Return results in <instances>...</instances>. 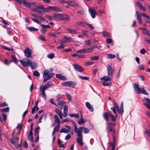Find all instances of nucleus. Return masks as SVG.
Listing matches in <instances>:
<instances>
[{
    "label": "nucleus",
    "mask_w": 150,
    "mask_h": 150,
    "mask_svg": "<svg viewBox=\"0 0 150 150\" xmlns=\"http://www.w3.org/2000/svg\"><path fill=\"white\" fill-rule=\"evenodd\" d=\"M106 67L108 76H103V78H100V80L101 81H111L113 78V73L114 70L112 69L111 66L110 64H107Z\"/></svg>",
    "instance_id": "nucleus-1"
},
{
    "label": "nucleus",
    "mask_w": 150,
    "mask_h": 150,
    "mask_svg": "<svg viewBox=\"0 0 150 150\" xmlns=\"http://www.w3.org/2000/svg\"><path fill=\"white\" fill-rule=\"evenodd\" d=\"M50 72L48 70H45L43 73V77L44 78L43 81H47L48 80L50 79L53 77L54 74V73L49 74Z\"/></svg>",
    "instance_id": "nucleus-2"
},
{
    "label": "nucleus",
    "mask_w": 150,
    "mask_h": 150,
    "mask_svg": "<svg viewBox=\"0 0 150 150\" xmlns=\"http://www.w3.org/2000/svg\"><path fill=\"white\" fill-rule=\"evenodd\" d=\"M77 134L78 137L76 138L77 143L81 146H82L83 145V142L82 140L83 136L82 135V130H80L79 131L75 132Z\"/></svg>",
    "instance_id": "nucleus-3"
},
{
    "label": "nucleus",
    "mask_w": 150,
    "mask_h": 150,
    "mask_svg": "<svg viewBox=\"0 0 150 150\" xmlns=\"http://www.w3.org/2000/svg\"><path fill=\"white\" fill-rule=\"evenodd\" d=\"M104 118L106 120L108 121L109 120L108 117H111V120L114 121L116 120V117L112 115L110 112H105L103 115Z\"/></svg>",
    "instance_id": "nucleus-4"
},
{
    "label": "nucleus",
    "mask_w": 150,
    "mask_h": 150,
    "mask_svg": "<svg viewBox=\"0 0 150 150\" xmlns=\"http://www.w3.org/2000/svg\"><path fill=\"white\" fill-rule=\"evenodd\" d=\"M19 62L23 67H30L31 61L28 58H25L22 60H20Z\"/></svg>",
    "instance_id": "nucleus-5"
},
{
    "label": "nucleus",
    "mask_w": 150,
    "mask_h": 150,
    "mask_svg": "<svg viewBox=\"0 0 150 150\" xmlns=\"http://www.w3.org/2000/svg\"><path fill=\"white\" fill-rule=\"evenodd\" d=\"M53 86L54 84L52 82L49 81L47 82V83L45 84L43 86L40 87V91H41V89L45 91L49 87Z\"/></svg>",
    "instance_id": "nucleus-6"
},
{
    "label": "nucleus",
    "mask_w": 150,
    "mask_h": 150,
    "mask_svg": "<svg viewBox=\"0 0 150 150\" xmlns=\"http://www.w3.org/2000/svg\"><path fill=\"white\" fill-rule=\"evenodd\" d=\"M88 11L91 17L93 18H96V15L97 14L96 10L95 9L89 7Z\"/></svg>",
    "instance_id": "nucleus-7"
},
{
    "label": "nucleus",
    "mask_w": 150,
    "mask_h": 150,
    "mask_svg": "<svg viewBox=\"0 0 150 150\" xmlns=\"http://www.w3.org/2000/svg\"><path fill=\"white\" fill-rule=\"evenodd\" d=\"M25 56L28 57H30L32 54V51L28 47H27L24 50Z\"/></svg>",
    "instance_id": "nucleus-8"
},
{
    "label": "nucleus",
    "mask_w": 150,
    "mask_h": 150,
    "mask_svg": "<svg viewBox=\"0 0 150 150\" xmlns=\"http://www.w3.org/2000/svg\"><path fill=\"white\" fill-rule=\"evenodd\" d=\"M142 13L140 12L137 11H136V16L137 21L140 24H142Z\"/></svg>",
    "instance_id": "nucleus-9"
},
{
    "label": "nucleus",
    "mask_w": 150,
    "mask_h": 150,
    "mask_svg": "<svg viewBox=\"0 0 150 150\" xmlns=\"http://www.w3.org/2000/svg\"><path fill=\"white\" fill-rule=\"evenodd\" d=\"M73 66L74 69L77 71L81 72L84 71V68L83 67L77 64H74Z\"/></svg>",
    "instance_id": "nucleus-10"
},
{
    "label": "nucleus",
    "mask_w": 150,
    "mask_h": 150,
    "mask_svg": "<svg viewBox=\"0 0 150 150\" xmlns=\"http://www.w3.org/2000/svg\"><path fill=\"white\" fill-rule=\"evenodd\" d=\"M113 127L112 126L111 122H108L107 125L106 131L108 133L113 132Z\"/></svg>",
    "instance_id": "nucleus-11"
},
{
    "label": "nucleus",
    "mask_w": 150,
    "mask_h": 150,
    "mask_svg": "<svg viewBox=\"0 0 150 150\" xmlns=\"http://www.w3.org/2000/svg\"><path fill=\"white\" fill-rule=\"evenodd\" d=\"M44 8V6L42 5H39V6L38 5V6H36L35 8L32 9V10L34 12H37L38 13L41 10Z\"/></svg>",
    "instance_id": "nucleus-12"
},
{
    "label": "nucleus",
    "mask_w": 150,
    "mask_h": 150,
    "mask_svg": "<svg viewBox=\"0 0 150 150\" xmlns=\"http://www.w3.org/2000/svg\"><path fill=\"white\" fill-rule=\"evenodd\" d=\"M66 3L68 5L74 7L79 6V4L74 1H67Z\"/></svg>",
    "instance_id": "nucleus-13"
},
{
    "label": "nucleus",
    "mask_w": 150,
    "mask_h": 150,
    "mask_svg": "<svg viewBox=\"0 0 150 150\" xmlns=\"http://www.w3.org/2000/svg\"><path fill=\"white\" fill-rule=\"evenodd\" d=\"M69 18L70 16L69 15L64 14H62L60 21H69L70 20Z\"/></svg>",
    "instance_id": "nucleus-14"
},
{
    "label": "nucleus",
    "mask_w": 150,
    "mask_h": 150,
    "mask_svg": "<svg viewBox=\"0 0 150 150\" xmlns=\"http://www.w3.org/2000/svg\"><path fill=\"white\" fill-rule=\"evenodd\" d=\"M144 100L146 103H144V104L150 109V100L148 98H144Z\"/></svg>",
    "instance_id": "nucleus-15"
},
{
    "label": "nucleus",
    "mask_w": 150,
    "mask_h": 150,
    "mask_svg": "<svg viewBox=\"0 0 150 150\" xmlns=\"http://www.w3.org/2000/svg\"><path fill=\"white\" fill-rule=\"evenodd\" d=\"M86 107L88 110L91 112H93L94 111V108L91 104L88 102H86L85 103Z\"/></svg>",
    "instance_id": "nucleus-16"
},
{
    "label": "nucleus",
    "mask_w": 150,
    "mask_h": 150,
    "mask_svg": "<svg viewBox=\"0 0 150 150\" xmlns=\"http://www.w3.org/2000/svg\"><path fill=\"white\" fill-rule=\"evenodd\" d=\"M62 14L55 13L53 14V19H58L60 21L61 18Z\"/></svg>",
    "instance_id": "nucleus-17"
},
{
    "label": "nucleus",
    "mask_w": 150,
    "mask_h": 150,
    "mask_svg": "<svg viewBox=\"0 0 150 150\" xmlns=\"http://www.w3.org/2000/svg\"><path fill=\"white\" fill-rule=\"evenodd\" d=\"M133 86L135 92L137 93H139L140 88H139V85L138 84L134 83V84Z\"/></svg>",
    "instance_id": "nucleus-18"
},
{
    "label": "nucleus",
    "mask_w": 150,
    "mask_h": 150,
    "mask_svg": "<svg viewBox=\"0 0 150 150\" xmlns=\"http://www.w3.org/2000/svg\"><path fill=\"white\" fill-rule=\"evenodd\" d=\"M58 105L60 106L59 107V108L61 109H62L63 107L65 106V105H66V103L64 101L62 100L60 102L58 103Z\"/></svg>",
    "instance_id": "nucleus-19"
},
{
    "label": "nucleus",
    "mask_w": 150,
    "mask_h": 150,
    "mask_svg": "<svg viewBox=\"0 0 150 150\" xmlns=\"http://www.w3.org/2000/svg\"><path fill=\"white\" fill-rule=\"evenodd\" d=\"M72 123L74 124V131L75 132L79 131L80 129L81 130H82V127H80L79 128V129H78L76 124L74 122H73Z\"/></svg>",
    "instance_id": "nucleus-20"
},
{
    "label": "nucleus",
    "mask_w": 150,
    "mask_h": 150,
    "mask_svg": "<svg viewBox=\"0 0 150 150\" xmlns=\"http://www.w3.org/2000/svg\"><path fill=\"white\" fill-rule=\"evenodd\" d=\"M2 115L3 116V119L1 117L0 115V120L2 122L3 124L5 123V121L6 120V115L4 113H2Z\"/></svg>",
    "instance_id": "nucleus-21"
},
{
    "label": "nucleus",
    "mask_w": 150,
    "mask_h": 150,
    "mask_svg": "<svg viewBox=\"0 0 150 150\" xmlns=\"http://www.w3.org/2000/svg\"><path fill=\"white\" fill-rule=\"evenodd\" d=\"M76 83L74 81H69V87L74 88V86L76 85Z\"/></svg>",
    "instance_id": "nucleus-22"
},
{
    "label": "nucleus",
    "mask_w": 150,
    "mask_h": 150,
    "mask_svg": "<svg viewBox=\"0 0 150 150\" xmlns=\"http://www.w3.org/2000/svg\"><path fill=\"white\" fill-rule=\"evenodd\" d=\"M52 11H54L58 12L62 11V9L61 8L57 7L52 6Z\"/></svg>",
    "instance_id": "nucleus-23"
},
{
    "label": "nucleus",
    "mask_w": 150,
    "mask_h": 150,
    "mask_svg": "<svg viewBox=\"0 0 150 150\" xmlns=\"http://www.w3.org/2000/svg\"><path fill=\"white\" fill-rule=\"evenodd\" d=\"M120 107V109L119 108V110L118 111V113L119 114H122L124 112L123 103L122 102L121 103Z\"/></svg>",
    "instance_id": "nucleus-24"
},
{
    "label": "nucleus",
    "mask_w": 150,
    "mask_h": 150,
    "mask_svg": "<svg viewBox=\"0 0 150 150\" xmlns=\"http://www.w3.org/2000/svg\"><path fill=\"white\" fill-rule=\"evenodd\" d=\"M30 66L31 67V68L32 69H34L37 67V64L34 62H32L31 61Z\"/></svg>",
    "instance_id": "nucleus-25"
},
{
    "label": "nucleus",
    "mask_w": 150,
    "mask_h": 150,
    "mask_svg": "<svg viewBox=\"0 0 150 150\" xmlns=\"http://www.w3.org/2000/svg\"><path fill=\"white\" fill-rule=\"evenodd\" d=\"M54 118L55 119V123H57V125H60V120L57 115H55L54 116Z\"/></svg>",
    "instance_id": "nucleus-26"
},
{
    "label": "nucleus",
    "mask_w": 150,
    "mask_h": 150,
    "mask_svg": "<svg viewBox=\"0 0 150 150\" xmlns=\"http://www.w3.org/2000/svg\"><path fill=\"white\" fill-rule=\"evenodd\" d=\"M71 55L75 57H76L77 58H81L83 57V55L82 54L79 55L76 53L72 54Z\"/></svg>",
    "instance_id": "nucleus-27"
},
{
    "label": "nucleus",
    "mask_w": 150,
    "mask_h": 150,
    "mask_svg": "<svg viewBox=\"0 0 150 150\" xmlns=\"http://www.w3.org/2000/svg\"><path fill=\"white\" fill-rule=\"evenodd\" d=\"M140 93L146 95H149L148 93L143 88H140L139 91V93Z\"/></svg>",
    "instance_id": "nucleus-28"
},
{
    "label": "nucleus",
    "mask_w": 150,
    "mask_h": 150,
    "mask_svg": "<svg viewBox=\"0 0 150 150\" xmlns=\"http://www.w3.org/2000/svg\"><path fill=\"white\" fill-rule=\"evenodd\" d=\"M43 9L44 10V11L45 12H51L52 11V6H48L47 8H43Z\"/></svg>",
    "instance_id": "nucleus-29"
},
{
    "label": "nucleus",
    "mask_w": 150,
    "mask_h": 150,
    "mask_svg": "<svg viewBox=\"0 0 150 150\" xmlns=\"http://www.w3.org/2000/svg\"><path fill=\"white\" fill-rule=\"evenodd\" d=\"M19 138H14V137L12 139H11V141L12 144H14L17 142V141L19 139Z\"/></svg>",
    "instance_id": "nucleus-30"
},
{
    "label": "nucleus",
    "mask_w": 150,
    "mask_h": 150,
    "mask_svg": "<svg viewBox=\"0 0 150 150\" xmlns=\"http://www.w3.org/2000/svg\"><path fill=\"white\" fill-rule=\"evenodd\" d=\"M22 2L24 6L30 8V3L25 0H22Z\"/></svg>",
    "instance_id": "nucleus-31"
},
{
    "label": "nucleus",
    "mask_w": 150,
    "mask_h": 150,
    "mask_svg": "<svg viewBox=\"0 0 150 150\" xmlns=\"http://www.w3.org/2000/svg\"><path fill=\"white\" fill-rule=\"evenodd\" d=\"M66 29L69 31V33L76 34L77 33V31L76 30H72L69 28H67Z\"/></svg>",
    "instance_id": "nucleus-32"
},
{
    "label": "nucleus",
    "mask_w": 150,
    "mask_h": 150,
    "mask_svg": "<svg viewBox=\"0 0 150 150\" xmlns=\"http://www.w3.org/2000/svg\"><path fill=\"white\" fill-rule=\"evenodd\" d=\"M103 36L105 38L110 37V34L109 33L106 31H104L103 32Z\"/></svg>",
    "instance_id": "nucleus-33"
},
{
    "label": "nucleus",
    "mask_w": 150,
    "mask_h": 150,
    "mask_svg": "<svg viewBox=\"0 0 150 150\" xmlns=\"http://www.w3.org/2000/svg\"><path fill=\"white\" fill-rule=\"evenodd\" d=\"M39 110V108L38 106H35L33 107L32 109V112L31 113L32 114H33L34 113V112L36 111H37Z\"/></svg>",
    "instance_id": "nucleus-34"
},
{
    "label": "nucleus",
    "mask_w": 150,
    "mask_h": 150,
    "mask_svg": "<svg viewBox=\"0 0 150 150\" xmlns=\"http://www.w3.org/2000/svg\"><path fill=\"white\" fill-rule=\"evenodd\" d=\"M41 95L42 97H43L44 99H46V95L45 92V91L42 89H41Z\"/></svg>",
    "instance_id": "nucleus-35"
},
{
    "label": "nucleus",
    "mask_w": 150,
    "mask_h": 150,
    "mask_svg": "<svg viewBox=\"0 0 150 150\" xmlns=\"http://www.w3.org/2000/svg\"><path fill=\"white\" fill-rule=\"evenodd\" d=\"M115 57V55L114 54H108L107 55V58L110 59L114 58Z\"/></svg>",
    "instance_id": "nucleus-36"
},
{
    "label": "nucleus",
    "mask_w": 150,
    "mask_h": 150,
    "mask_svg": "<svg viewBox=\"0 0 150 150\" xmlns=\"http://www.w3.org/2000/svg\"><path fill=\"white\" fill-rule=\"evenodd\" d=\"M9 107H7L2 109L1 110V112H8L9 111Z\"/></svg>",
    "instance_id": "nucleus-37"
},
{
    "label": "nucleus",
    "mask_w": 150,
    "mask_h": 150,
    "mask_svg": "<svg viewBox=\"0 0 150 150\" xmlns=\"http://www.w3.org/2000/svg\"><path fill=\"white\" fill-rule=\"evenodd\" d=\"M69 115L71 117H74L76 118H79V115L76 113L69 114Z\"/></svg>",
    "instance_id": "nucleus-38"
},
{
    "label": "nucleus",
    "mask_w": 150,
    "mask_h": 150,
    "mask_svg": "<svg viewBox=\"0 0 150 150\" xmlns=\"http://www.w3.org/2000/svg\"><path fill=\"white\" fill-rule=\"evenodd\" d=\"M99 58V56H94L90 57V59L92 60H98Z\"/></svg>",
    "instance_id": "nucleus-39"
},
{
    "label": "nucleus",
    "mask_w": 150,
    "mask_h": 150,
    "mask_svg": "<svg viewBox=\"0 0 150 150\" xmlns=\"http://www.w3.org/2000/svg\"><path fill=\"white\" fill-rule=\"evenodd\" d=\"M2 46L3 48H4L5 50H6L9 51H12V52H13V51L14 50L12 48H11L8 47L4 45Z\"/></svg>",
    "instance_id": "nucleus-40"
},
{
    "label": "nucleus",
    "mask_w": 150,
    "mask_h": 150,
    "mask_svg": "<svg viewBox=\"0 0 150 150\" xmlns=\"http://www.w3.org/2000/svg\"><path fill=\"white\" fill-rule=\"evenodd\" d=\"M28 29L30 31H37L38 29L33 27H30L28 28Z\"/></svg>",
    "instance_id": "nucleus-41"
},
{
    "label": "nucleus",
    "mask_w": 150,
    "mask_h": 150,
    "mask_svg": "<svg viewBox=\"0 0 150 150\" xmlns=\"http://www.w3.org/2000/svg\"><path fill=\"white\" fill-rule=\"evenodd\" d=\"M47 57L50 59H53L54 57V54L53 53H51L48 54Z\"/></svg>",
    "instance_id": "nucleus-42"
},
{
    "label": "nucleus",
    "mask_w": 150,
    "mask_h": 150,
    "mask_svg": "<svg viewBox=\"0 0 150 150\" xmlns=\"http://www.w3.org/2000/svg\"><path fill=\"white\" fill-rule=\"evenodd\" d=\"M11 57L13 60V62H14L16 64H17L18 63V61L16 57L15 56H12Z\"/></svg>",
    "instance_id": "nucleus-43"
},
{
    "label": "nucleus",
    "mask_w": 150,
    "mask_h": 150,
    "mask_svg": "<svg viewBox=\"0 0 150 150\" xmlns=\"http://www.w3.org/2000/svg\"><path fill=\"white\" fill-rule=\"evenodd\" d=\"M63 86H67L69 87V81L63 82L61 84Z\"/></svg>",
    "instance_id": "nucleus-44"
},
{
    "label": "nucleus",
    "mask_w": 150,
    "mask_h": 150,
    "mask_svg": "<svg viewBox=\"0 0 150 150\" xmlns=\"http://www.w3.org/2000/svg\"><path fill=\"white\" fill-rule=\"evenodd\" d=\"M55 111L58 115L62 114V112L58 108H56L55 110Z\"/></svg>",
    "instance_id": "nucleus-45"
},
{
    "label": "nucleus",
    "mask_w": 150,
    "mask_h": 150,
    "mask_svg": "<svg viewBox=\"0 0 150 150\" xmlns=\"http://www.w3.org/2000/svg\"><path fill=\"white\" fill-rule=\"evenodd\" d=\"M60 133L64 132L65 133H69V131H67V129H66L64 128H62L60 131Z\"/></svg>",
    "instance_id": "nucleus-46"
},
{
    "label": "nucleus",
    "mask_w": 150,
    "mask_h": 150,
    "mask_svg": "<svg viewBox=\"0 0 150 150\" xmlns=\"http://www.w3.org/2000/svg\"><path fill=\"white\" fill-rule=\"evenodd\" d=\"M41 25L42 27V28H44L45 29L50 28V26L49 25H45L41 24Z\"/></svg>",
    "instance_id": "nucleus-47"
},
{
    "label": "nucleus",
    "mask_w": 150,
    "mask_h": 150,
    "mask_svg": "<svg viewBox=\"0 0 150 150\" xmlns=\"http://www.w3.org/2000/svg\"><path fill=\"white\" fill-rule=\"evenodd\" d=\"M115 109L116 108L114 107H112L111 108V109L112 110L113 112L117 117V113Z\"/></svg>",
    "instance_id": "nucleus-48"
},
{
    "label": "nucleus",
    "mask_w": 150,
    "mask_h": 150,
    "mask_svg": "<svg viewBox=\"0 0 150 150\" xmlns=\"http://www.w3.org/2000/svg\"><path fill=\"white\" fill-rule=\"evenodd\" d=\"M61 97V96L59 94H57V95L56 97V101L58 102V103L59 102V101L60 100V99Z\"/></svg>",
    "instance_id": "nucleus-49"
},
{
    "label": "nucleus",
    "mask_w": 150,
    "mask_h": 150,
    "mask_svg": "<svg viewBox=\"0 0 150 150\" xmlns=\"http://www.w3.org/2000/svg\"><path fill=\"white\" fill-rule=\"evenodd\" d=\"M40 127L38 126L35 129V136H37L38 134L39 133V131H38V130L40 129Z\"/></svg>",
    "instance_id": "nucleus-50"
},
{
    "label": "nucleus",
    "mask_w": 150,
    "mask_h": 150,
    "mask_svg": "<svg viewBox=\"0 0 150 150\" xmlns=\"http://www.w3.org/2000/svg\"><path fill=\"white\" fill-rule=\"evenodd\" d=\"M33 74L36 77H39L40 75L39 72L37 71H34L33 72Z\"/></svg>",
    "instance_id": "nucleus-51"
},
{
    "label": "nucleus",
    "mask_w": 150,
    "mask_h": 150,
    "mask_svg": "<svg viewBox=\"0 0 150 150\" xmlns=\"http://www.w3.org/2000/svg\"><path fill=\"white\" fill-rule=\"evenodd\" d=\"M93 51V48H89L87 49H85V53H89Z\"/></svg>",
    "instance_id": "nucleus-52"
},
{
    "label": "nucleus",
    "mask_w": 150,
    "mask_h": 150,
    "mask_svg": "<svg viewBox=\"0 0 150 150\" xmlns=\"http://www.w3.org/2000/svg\"><path fill=\"white\" fill-rule=\"evenodd\" d=\"M70 120L68 118H67L65 119H64L61 121V123L62 124H63L64 123L68 122Z\"/></svg>",
    "instance_id": "nucleus-53"
},
{
    "label": "nucleus",
    "mask_w": 150,
    "mask_h": 150,
    "mask_svg": "<svg viewBox=\"0 0 150 150\" xmlns=\"http://www.w3.org/2000/svg\"><path fill=\"white\" fill-rule=\"evenodd\" d=\"M47 31V30L45 28H42V29L40 30V32L41 33L43 34H44L46 33Z\"/></svg>",
    "instance_id": "nucleus-54"
},
{
    "label": "nucleus",
    "mask_w": 150,
    "mask_h": 150,
    "mask_svg": "<svg viewBox=\"0 0 150 150\" xmlns=\"http://www.w3.org/2000/svg\"><path fill=\"white\" fill-rule=\"evenodd\" d=\"M45 16L47 18V19L50 20L52 21L53 19V17H52L51 16L48 15H46Z\"/></svg>",
    "instance_id": "nucleus-55"
},
{
    "label": "nucleus",
    "mask_w": 150,
    "mask_h": 150,
    "mask_svg": "<svg viewBox=\"0 0 150 150\" xmlns=\"http://www.w3.org/2000/svg\"><path fill=\"white\" fill-rule=\"evenodd\" d=\"M135 4L136 5L138 6L140 8H141L142 6V4L140 2L136 1Z\"/></svg>",
    "instance_id": "nucleus-56"
},
{
    "label": "nucleus",
    "mask_w": 150,
    "mask_h": 150,
    "mask_svg": "<svg viewBox=\"0 0 150 150\" xmlns=\"http://www.w3.org/2000/svg\"><path fill=\"white\" fill-rule=\"evenodd\" d=\"M60 125H57L53 129L55 130V131L58 132L59 129Z\"/></svg>",
    "instance_id": "nucleus-57"
},
{
    "label": "nucleus",
    "mask_w": 150,
    "mask_h": 150,
    "mask_svg": "<svg viewBox=\"0 0 150 150\" xmlns=\"http://www.w3.org/2000/svg\"><path fill=\"white\" fill-rule=\"evenodd\" d=\"M66 96L67 97V99L69 101H70L71 100V96L67 93H66Z\"/></svg>",
    "instance_id": "nucleus-58"
},
{
    "label": "nucleus",
    "mask_w": 150,
    "mask_h": 150,
    "mask_svg": "<svg viewBox=\"0 0 150 150\" xmlns=\"http://www.w3.org/2000/svg\"><path fill=\"white\" fill-rule=\"evenodd\" d=\"M22 127V125L20 124H19L17 127V129L18 130H19V132H20V130Z\"/></svg>",
    "instance_id": "nucleus-59"
},
{
    "label": "nucleus",
    "mask_w": 150,
    "mask_h": 150,
    "mask_svg": "<svg viewBox=\"0 0 150 150\" xmlns=\"http://www.w3.org/2000/svg\"><path fill=\"white\" fill-rule=\"evenodd\" d=\"M86 24L87 25L88 27L90 28L91 30H92L94 28L93 26L92 25L89 24L88 23H86Z\"/></svg>",
    "instance_id": "nucleus-60"
},
{
    "label": "nucleus",
    "mask_w": 150,
    "mask_h": 150,
    "mask_svg": "<svg viewBox=\"0 0 150 150\" xmlns=\"http://www.w3.org/2000/svg\"><path fill=\"white\" fill-rule=\"evenodd\" d=\"M85 43L86 45H90L92 43L90 40H86L85 41Z\"/></svg>",
    "instance_id": "nucleus-61"
},
{
    "label": "nucleus",
    "mask_w": 150,
    "mask_h": 150,
    "mask_svg": "<svg viewBox=\"0 0 150 150\" xmlns=\"http://www.w3.org/2000/svg\"><path fill=\"white\" fill-rule=\"evenodd\" d=\"M39 38L40 40H41L44 41H46V40L45 39V38L44 37H43L42 36L40 35V36H39Z\"/></svg>",
    "instance_id": "nucleus-62"
},
{
    "label": "nucleus",
    "mask_w": 150,
    "mask_h": 150,
    "mask_svg": "<svg viewBox=\"0 0 150 150\" xmlns=\"http://www.w3.org/2000/svg\"><path fill=\"white\" fill-rule=\"evenodd\" d=\"M77 24L79 26H84V23L83 22H77Z\"/></svg>",
    "instance_id": "nucleus-63"
},
{
    "label": "nucleus",
    "mask_w": 150,
    "mask_h": 150,
    "mask_svg": "<svg viewBox=\"0 0 150 150\" xmlns=\"http://www.w3.org/2000/svg\"><path fill=\"white\" fill-rule=\"evenodd\" d=\"M106 42L107 44H110L112 42V40L110 38H108L106 40Z\"/></svg>",
    "instance_id": "nucleus-64"
}]
</instances>
